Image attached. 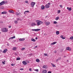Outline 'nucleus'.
Listing matches in <instances>:
<instances>
[{
	"label": "nucleus",
	"mask_w": 73,
	"mask_h": 73,
	"mask_svg": "<svg viewBox=\"0 0 73 73\" xmlns=\"http://www.w3.org/2000/svg\"><path fill=\"white\" fill-rule=\"evenodd\" d=\"M17 21H21V19L20 18H17Z\"/></svg>",
	"instance_id": "nucleus-26"
},
{
	"label": "nucleus",
	"mask_w": 73,
	"mask_h": 73,
	"mask_svg": "<svg viewBox=\"0 0 73 73\" xmlns=\"http://www.w3.org/2000/svg\"><path fill=\"white\" fill-rule=\"evenodd\" d=\"M36 4L35 2H32L31 3V5L32 7H33L35 6V5Z\"/></svg>",
	"instance_id": "nucleus-4"
},
{
	"label": "nucleus",
	"mask_w": 73,
	"mask_h": 73,
	"mask_svg": "<svg viewBox=\"0 0 73 73\" xmlns=\"http://www.w3.org/2000/svg\"><path fill=\"white\" fill-rule=\"evenodd\" d=\"M31 41H33V42H35L36 40H35V39H33V38H32Z\"/></svg>",
	"instance_id": "nucleus-16"
},
{
	"label": "nucleus",
	"mask_w": 73,
	"mask_h": 73,
	"mask_svg": "<svg viewBox=\"0 0 73 73\" xmlns=\"http://www.w3.org/2000/svg\"><path fill=\"white\" fill-rule=\"evenodd\" d=\"M25 40V39L24 38H20L19 39V40L20 41H24Z\"/></svg>",
	"instance_id": "nucleus-5"
},
{
	"label": "nucleus",
	"mask_w": 73,
	"mask_h": 73,
	"mask_svg": "<svg viewBox=\"0 0 73 73\" xmlns=\"http://www.w3.org/2000/svg\"><path fill=\"white\" fill-rule=\"evenodd\" d=\"M51 64L53 67H56V66L54 64L51 63Z\"/></svg>",
	"instance_id": "nucleus-25"
},
{
	"label": "nucleus",
	"mask_w": 73,
	"mask_h": 73,
	"mask_svg": "<svg viewBox=\"0 0 73 73\" xmlns=\"http://www.w3.org/2000/svg\"><path fill=\"white\" fill-rule=\"evenodd\" d=\"M2 63L4 65V64H5V63H4V62H2Z\"/></svg>",
	"instance_id": "nucleus-51"
},
{
	"label": "nucleus",
	"mask_w": 73,
	"mask_h": 73,
	"mask_svg": "<svg viewBox=\"0 0 73 73\" xmlns=\"http://www.w3.org/2000/svg\"><path fill=\"white\" fill-rule=\"evenodd\" d=\"M0 34H1V32H0Z\"/></svg>",
	"instance_id": "nucleus-61"
},
{
	"label": "nucleus",
	"mask_w": 73,
	"mask_h": 73,
	"mask_svg": "<svg viewBox=\"0 0 73 73\" xmlns=\"http://www.w3.org/2000/svg\"><path fill=\"white\" fill-rule=\"evenodd\" d=\"M5 2L4 1H3L2 2H1V3H0V5H3V4H4V3Z\"/></svg>",
	"instance_id": "nucleus-15"
},
{
	"label": "nucleus",
	"mask_w": 73,
	"mask_h": 73,
	"mask_svg": "<svg viewBox=\"0 0 73 73\" xmlns=\"http://www.w3.org/2000/svg\"><path fill=\"white\" fill-rule=\"evenodd\" d=\"M29 71H30L31 72L32 71V70H31V68H29Z\"/></svg>",
	"instance_id": "nucleus-43"
},
{
	"label": "nucleus",
	"mask_w": 73,
	"mask_h": 73,
	"mask_svg": "<svg viewBox=\"0 0 73 73\" xmlns=\"http://www.w3.org/2000/svg\"><path fill=\"white\" fill-rule=\"evenodd\" d=\"M9 28H11V25L9 26Z\"/></svg>",
	"instance_id": "nucleus-45"
},
{
	"label": "nucleus",
	"mask_w": 73,
	"mask_h": 73,
	"mask_svg": "<svg viewBox=\"0 0 73 73\" xmlns=\"http://www.w3.org/2000/svg\"><path fill=\"white\" fill-rule=\"evenodd\" d=\"M44 56H47V54H44Z\"/></svg>",
	"instance_id": "nucleus-38"
},
{
	"label": "nucleus",
	"mask_w": 73,
	"mask_h": 73,
	"mask_svg": "<svg viewBox=\"0 0 73 73\" xmlns=\"http://www.w3.org/2000/svg\"><path fill=\"white\" fill-rule=\"evenodd\" d=\"M7 45H8V44H7Z\"/></svg>",
	"instance_id": "nucleus-62"
},
{
	"label": "nucleus",
	"mask_w": 73,
	"mask_h": 73,
	"mask_svg": "<svg viewBox=\"0 0 73 73\" xmlns=\"http://www.w3.org/2000/svg\"><path fill=\"white\" fill-rule=\"evenodd\" d=\"M13 38H15V36H14L13 37H10L9 38V40H11L12 39H13Z\"/></svg>",
	"instance_id": "nucleus-12"
},
{
	"label": "nucleus",
	"mask_w": 73,
	"mask_h": 73,
	"mask_svg": "<svg viewBox=\"0 0 73 73\" xmlns=\"http://www.w3.org/2000/svg\"><path fill=\"white\" fill-rule=\"evenodd\" d=\"M54 52L55 53H56V51H54Z\"/></svg>",
	"instance_id": "nucleus-56"
},
{
	"label": "nucleus",
	"mask_w": 73,
	"mask_h": 73,
	"mask_svg": "<svg viewBox=\"0 0 73 73\" xmlns=\"http://www.w3.org/2000/svg\"><path fill=\"white\" fill-rule=\"evenodd\" d=\"M67 62H69V60H67Z\"/></svg>",
	"instance_id": "nucleus-57"
},
{
	"label": "nucleus",
	"mask_w": 73,
	"mask_h": 73,
	"mask_svg": "<svg viewBox=\"0 0 73 73\" xmlns=\"http://www.w3.org/2000/svg\"><path fill=\"white\" fill-rule=\"evenodd\" d=\"M35 71H36V72H38V69H36L35 70Z\"/></svg>",
	"instance_id": "nucleus-36"
},
{
	"label": "nucleus",
	"mask_w": 73,
	"mask_h": 73,
	"mask_svg": "<svg viewBox=\"0 0 73 73\" xmlns=\"http://www.w3.org/2000/svg\"><path fill=\"white\" fill-rule=\"evenodd\" d=\"M11 66H13L14 65V64H11Z\"/></svg>",
	"instance_id": "nucleus-49"
},
{
	"label": "nucleus",
	"mask_w": 73,
	"mask_h": 73,
	"mask_svg": "<svg viewBox=\"0 0 73 73\" xmlns=\"http://www.w3.org/2000/svg\"><path fill=\"white\" fill-rule=\"evenodd\" d=\"M1 13H2V14H7V11H3V12H2Z\"/></svg>",
	"instance_id": "nucleus-13"
},
{
	"label": "nucleus",
	"mask_w": 73,
	"mask_h": 73,
	"mask_svg": "<svg viewBox=\"0 0 73 73\" xmlns=\"http://www.w3.org/2000/svg\"><path fill=\"white\" fill-rule=\"evenodd\" d=\"M66 50H69V51H71V48H70L69 47H68L66 48Z\"/></svg>",
	"instance_id": "nucleus-7"
},
{
	"label": "nucleus",
	"mask_w": 73,
	"mask_h": 73,
	"mask_svg": "<svg viewBox=\"0 0 73 73\" xmlns=\"http://www.w3.org/2000/svg\"><path fill=\"white\" fill-rule=\"evenodd\" d=\"M36 22H37V24L38 26H39V25H40L41 24H43V22H42L40 21L36 20Z\"/></svg>",
	"instance_id": "nucleus-1"
},
{
	"label": "nucleus",
	"mask_w": 73,
	"mask_h": 73,
	"mask_svg": "<svg viewBox=\"0 0 73 73\" xmlns=\"http://www.w3.org/2000/svg\"><path fill=\"white\" fill-rule=\"evenodd\" d=\"M20 13H16V15H20Z\"/></svg>",
	"instance_id": "nucleus-32"
},
{
	"label": "nucleus",
	"mask_w": 73,
	"mask_h": 73,
	"mask_svg": "<svg viewBox=\"0 0 73 73\" xmlns=\"http://www.w3.org/2000/svg\"><path fill=\"white\" fill-rule=\"evenodd\" d=\"M42 68L43 69H46L48 68V66L44 65L43 66Z\"/></svg>",
	"instance_id": "nucleus-9"
},
{
	"label": "nucleus",
	"mask_w": 73,
	"mask_h": 73,
	"mask_svg": "<svg viewBox=\"0 0 73 73\" xmlns=\"http://www.w3.org/2000/svg\"><path fill=\"white\" fill-rule=\"evenodd\" d=\"M14 22L15 24H17V23H18L17 22V21H14Z\"/></svg>",
	"instance_id": "nucleus-37"
},
{
	"label": "nucleus",
	"mask_w": 73,
	"mask_h": 73,
	"mask_svg": "<svg viewBox=\"0 0 73 73\" xmlns=\"http://www.w3.org/2000/svg\"><path fill=\"white\" fill-rule=\"evenodd\" d=\"M50 7V5H49L48 4H46L45 5V8H49V7Z\"/></svg>",
	"instance_id": "nucleus-6"
},
{
	"label": "nucleus",
	"mask_w": 73,
	"mask_h": 73,
	"mask_svg": "<svg viewBox=\"0 0 73 73\" xmlns=\"http://www.w3.org/2000/svg\"><path fill=\"white\" fill-rule=\"evenodd\" d=\"M2 51H2V50H0V52H2Z\"/></svg>",
	"instance_id": "nucleus-53"
},
{
	"label": "nucleus",
	"mask_w": 73,
	"mask_h": 73,
	"mask_svg": "<svg viewBox=\"0 0 73 73\" xmlns=\"http://www.w3.org/2000/svg\"><path fill=\"white\" fill-rule=\"evenodd\" d=\"M25 48H23L21 49V50L23 51V50H25Z\"/></svg>",
	"instance_id": "nucleus-33"
},
{
	"label": "nucleus",
	"mask_w": 73,
	"mask_h": 73,
	"mask_svg": "<svg viewBox=\"0 0 73 73\" xmlns=\"http://www.w3.org/2000/svg\"><path fill=\"white\" fill-rule=\"evenodd\" d=\"M4 62H5V61H4Z\"/></svg>",
	"instance_id": "nucleus-60"
},
{
	"label": "nucleus",
	"mask_w": 73,
	"mask_h": 73,
	"mask_svg": "<svg viewBox=\"0 0 73 73\" xmlns=\"http://www.w3.org/2000/svg\"><path fill=\"white\" fill-rule=\"evenodd\" d=\"M25 3H28V1H26L25 2Z\"/></svg>",
	"instance_id": "nucleus-50"
},
{
	"label": "nucleus",
	"mask_w": 73,
	"mask_h": 73,
	"mask_svg": "<svg viewBox=\"0 0 73 73\" xmlns=\"http://www.w3.org/2000/svg\"><path fill=\"white\" fill-rule=\"evenodd\" d=\"M60 33V32L58 31H56V34L57 35H58Z\"/></svg>",
	"instance_id": "nucleus-23"
},
{
	"label": "nucleus",
	"mask_w": 73,
	"mask_h": 73,
	"mask_svg": "<svg viewBox=\"0 0 73 73\" xmlns=\"http://www.w3.org/2000/svg\"><path fill=\"white\" fill-rule=\"evenodd\" d=\"M40 31V29H36V32L37 31Z\"/></svg>",
	"instance_id": "nucleus-28"
},
{
	"label": "nucleus",
	"mask_w": 73,
	"mask_h": 73,
	"mask_svg": "<svg viewBox=\"0 0 73 73\" xmlns=\"http://www.w3.org/2000/svg\"><path fill=\"white\" fill-rule=\"evenodd\" d=\"M45 9V7L44 5H42L41 6V9Z\"/></svg>",
	"instance_id": "nucleus-14"
},
{
	"label": "nucleus",
	"mask_w": 73,
	"mask_h": 73,
	"mask_svg": "<svg viewBox=\"0 0 73 73\" xmlns=\"http://www.w3.org/2000/svg\"><path fill=\"white\" fill-rule=\"evenodd\" d=\"M21 59L20 58L18 57L17 58V60H20Z\"/></svg>",
	"instance_id": "nucleus-30"
},
{
	"label": "nucleus",
	"mask_w": 73,
	"mask_h": 73,
	"mask_svg": "<svg viewBox=\"0 0 73 73\" xmlns=\"http://www.w3.org/2000/svg\"><path fill=\"white\" fill-rule=\"evenodd\" d=\"M60 37L62 39H65V38L64 37H63V36L62 35H61L60 36Z\"/></svg>",
	"instance_id": "nucleus-20"
},
{
	"label": "nucleus",
	"mask_w": 73,
	"mask_h": 73,
	"mask_svg": "<svg viewBox=\"0 0 73 73\" xmlns=\"http://www.w3.org/2000/svg\"><path fill=\"white\" fill-rule=\"evenodd\" d=\"M17 49V48H16V47H13V50H16V49Z\"/></svg>",
	"instance_id": "nucleus-17"
},
{
	"label": "nucleus",
	"mask_w": 73,
	"mask_h": 73,
	"mask_svg": "<svg viewBox=\"0 0 73 73\" xmlns=\"http://www.w3.org/2000/svg\"><path fill=\"white\" fill-rule=\"evenodd\" d=\"M66 57V56H64V57Z\"/></svg>",
	"instance_id": "nucleus-59"
},
{
	"label": "nucleus",
	"mask_w": 73,
	"mask_h": 73,
	"mask_svg": "<svg viewBox=\"0 0 73 73\" xmlns=\"http://www.w3.org/2000/svg\"><path fill=\"white\" fill-rule=\"evenodd\" d=\"M37 48V46H35V47L33 49H36V48Z\"/></svg>",
	"instance_id": "nucleus-39"
},
{
	"label": "nucleus",
	"mask_w": 73,
	"mask_h": 73,
	"mask_svg": "<svg viewBox=\"0 0 73 73\" xmlns=\"http://www.w3.org/2000/svg\"><path fill=\"white\" fill-rule=\"evenodd\" d=\"M36 61L37 62H40V60H39V59H37L36 60Z\"/></svg>",
	"instance_id": "nucleus-24"
},
{
	"label": "nucleus",
	"mask_w": 73,
	"mask_h": 73,
	"mask_svg": "<svg viewBox=\"0 0 73 73\" xmlns=\"http://www.w3.org/2000/svg\"><path fill=\"white\" fill-rule=\"evenodd\" d=\"M7 51H8V50H7V49H5L3 51V53H5Z\"/></svg>",
	"instance_id": "nucleus-8"
},
{
	"label": "nucleus",
	"mask_w": 73,
	"mask_h": 73,
	"mask_svg": "<svg viewBox=\"0 0 73 73\" xmlns=\"http://www.w3.org/2000/svg\"><path fill=\"white\" fill-rule=\"evenodd\" d=\"M32 31H35L36 32V29H32Z\"/></svg>",
	"instance_id": "nucleus-40"
},
{
	"label": "nucleus",
	"mask_w": 73,
	"mask_h": 73,
	"mask_svg": "<svg viewBox=\"0 0 73 73\" xmlns=\"http://www.w3.org/2000/svg\"><path fill=\"white\" fill-rule=\"evenodd\" d=\"M68 11H72V8H71V7L69 8Z\"/></svg>",
	"instance_id": "nucleus-31"
},
{
	"label": "nucleus",
	"mask_w": 73,
	"mask_h": 73,
	"mask_svg": "<svg viewBox=\"0 0 73 73\" xmlns=\"http://www.w3.org/2000/svg\"><path fill=\"white\" fill-rule=\"evenodd\" d=\"M22 62L23 64V65H27V62L25 61H23Z\"/></svg>",
	"instance_id": "nucleus-10"
},
{
	"label": "nucleus",
	"mask_w": 73,
	"mask_h": 73,
	"mask_svg": "<svg viewBox=\"0 0 73 73\" xmlns=\"http://www.w3.org/2000/svg\"><path fill=\"white\" fill-rule=\"evenodd\" d=\"M59 19V17H56V18L55 19V20H58Z\"/></svg>",
	"instance_id": "nucleus-29"
},
{
	"label": "nucleus",
	"mask_w": 73,
	"mask_h": 73,
	"mask_svg": "<svg viewBox=\"0 0 73 73\" xmlns=\"http://www.w3.org/2000/svg\"><path fill=\"white\" fill-rule=\"evenodd\" d=\"M29 11H26L24 12V14H25V13H29Z\"/></svg>",
	"instance_id": "nucleus-18"
},
{
	"label": "nucleus",
	"mask_w": 73,
	"mask_h": 73,
	"mask_svg": "<svg viewBox=\"0 0 73 73\" xmlns=\"http://www.w3.org/2000/svg\"><path fill=\"white\" fill-rule=\"evenodd\" d=\"M4 8V7H1V9H3Z\"/></svg>",
	"instance_id": "nucleus-42"
},
{
	"label": "nucleus",
	"mask_w": 73,
	"mask_h": 73,
	"mask_svg": "<svg viewBox=\"0 0 73 73\" xmlns=\"http://www.w3.org/2000/svg\"><path fill=\"white\" fill-rule=\"evenodd\" d=\"M59 60H61V57H60L58 58Z\"/></svg>",
	"instance_id": "nucleus-55"
},
{
	"label": "nucleus",
	"mask_w": 73,
	"mask_h": 73,
	"mask_svg": "<svg viewBox=\"0 0 73 73\" xmlns=\"http://www.w3.org/2000/svg\"><path fill=\"white\" fill-rule=\"evenodd\" d=\"M2 32H8V29L5 28H3L1 29Z\"/></svg>",
	"instance_id": "nucleus-2"
},
{
	"label": "nucleus",
	"mask_w": 73,
	"mask_h": 73,
	"mask_svg": "<svg viewBox=\"0 0 73 73\" xmlns=\"http://www.w3.org/2000/svg\"><path fill=\"white\" fill-rule=\"evenodd\" d=\"M60 12H61V11L60 10H59L58 11V13H60Z\"/></svg>",
	"instance_id": "nucleus-34"
},
{
	"label": "nucleus",
	"mask_w": 73,
	"mask_h": 73,
	"mask_svg": "<svg viewBox=\"0 0 73 73\" xmlns=\"http://www.w3.org/2000/svg\"><path fill=\"white\" fill-rule=\"evenodd\" d=\"M56 43H57V42H53V43H52L51 44V45H54V44H56Z\"/></svg>",
	"instance_id": "nucleus-21"
},
{
	"label": "nucleus",
	"mask_w": 73,
	"mask_h": 73,
	"mask_svg": "<svg viewBox=\"0 0 73 73\" xmlns=\"http://www.w3.org/2000/svg\"><path fill=\"white\" fill-rule=\"evenodd\" d=\"M20 70H24V68H21L20 69Z\"/></svg>",
	"instance_id": "nucleus-44"
},
{
	"label": "nucleus",
	"mask_w": 73,
	"mask_h": 73,
	"mask_svg": "<svg viewBox=\"0 0 73 73\" xmlns=\"http://www.w3.org/2000/svg\"><path fill=\"white\" fill-rule=\"evenodd\" d=\"M70 40H73V36L70 37Z\"/></svg>",
	"instance_id": "nucleus-27"
},
{
	"label": "nucleus",
	"mask_w": 73,
	"mask_h": 73,
	"mask_svg": "<svg viewBox=\"0 0 73 73\" xmlns=\"http://www.w3.org/2000/svg\"><path fill=\"white\" fill-rule=\"evenodd\" d=\"M69 7H67V9H68V10H69Z\"/></svg>",
	"instance_id": "nucleus-52"
},
{
	"label": "nucleus",
	"mask_w": 73,
	"mask_h": 73,
	"mask_svg": "<svg viewBox=\"0 0 73 73\" xmlns=\"http://www.w3.org/2000/svg\"><path fill=\"white\" fill-rule=\"evenodd\" d=\"M15 54V55H17V53H16Z\"/></svg>",
	"instance_id": "nucleus-58"
},
{
	"label": "nucleus",
	"mask_w": 73,
	"mask_h": 73,
	"mask_svg": "<svg viewBox=\"0 0 73 73\" xmlns=\"http://www.w3.org/2000/svg\"><path fill=\"white\" fill-rule=\"evenodd\" d=\"M37 38H37V37H36L35 38V39H36V40H37Z\"/></svg>",
	"instance_id": "nucleus-54"
},
{
	"label": "nucleus",
	"mask_w": 73,
	"mask_h": 73,
	"mask_svg": "<svg viewBox=\"0 0 73 73\" xmlns=\"http://www.w3.org/2000/svg\"><path fill=\"white\" fill-rule=\"evenodd\" d=\"M44 23L47 26L48 25H49L50 24V22H46L45 21Z\"/></svg>",
	"instance_id": "nucleus-3"
},
{
	"label": "nucleus",
	"mask_w": 73,
	"mask_h": 73,
	"mask_svg": "<svg viewBox=\"0 0 73 73\" xmlns=\"http://www.w3.org/2000/svg\"><path fill=\"white\" fill-rule=\"evenodd\" d=\"M58 59H57L56 60V62H58Z\"/></svg>",
	"instance_id": "nucleus-47"
},
{
	"label": "nucleus",
	"mask_w": 73,
	"mask_h": 73,
	"mask_svg": "<svg viewBox=\"0 0 73 73\" xmlns=\"http://www.w3.org/2000/svg\"><path fill=\"white\" fill-rule=\"evenodd\" d=\"M42 73H47V70H44L42 71Z\"/></svg>",
	"instance_id": "nucleus-11"
},
{
	"label": "nucleus",
	"mask_w": 73,
	"mask_h": 73,
	"mask_svg": "<svg viewBox=\"0 0 73 73\" xmlns=\"http://www.w3.org/2000/svg\"><path fill=\"white\" fill-rule=\"evenodd\" d=\"M31 25L32 26H35V25H36L35 23H33Z\"/></svg>",
	"instance_id": "nucleus-19"
},
{
	"label": "nucleus",
	"mask_w": 73,
	"mask_h": 73,
	"mask_svg": "<svg viewBox=\"0 0 73 73\" xmlns=\"http://www.w3.org/2000/svg\"><path fill=\"white\" fill-rule=\"evenodd\" d=\"M60 8H62V5H60Z\"/></svg>",
	"instance_id": "nucleus-41"
},
{
	"label": "nucleus",
	"mask_w": 73,
	"mask_h": 73,
	"mask_svg": "<svg viewBox=\"0 0 73 73\" xmlns=\"http://www.w3.org/2000/svg\"><path fill=\"white\" fill-rule=\"evenodd\" d=\"M54 24H57V22L56 21H55L53 23Z\"/></svg>",
	"instance_id": "nucleus-35"
},
{
	"label": "nucleus",
	"mask_w": 73,
	"mask_h": 73,
	"mask_svg": "<svg viewBox=\"0 0 73 73\" xmlns=\"http://www.w3.org/2000/svg\"><path fill=\"white\" fill-rule=\"evenodd\" d=\"M9 12H10V13H14V11L13 10H9Z\"/></svg>",
	"instance_id": "nucleus-22"
},
{
	"label": "nucleus",
	"mask_w": 73,
	"mask_h": 73,
	"mask_svg": "<svg viewBox=\"0 0 73 73\" xmlns=\"http://www.w3.org/2000/svg\"><path fill=\"white\" fill-rule=\"evenodd\" d=\"M48 5H50V3H48Z\"/></svg>",
	"instance_id": "nucleus-46"
},
{
	"label": "nucleus",
	"mask_w": 73,
	"mask_h": 73,
	"mask_svg": "<svg viewBox=\"0 0 73 73\" xmlns=\"http://www.w3.org/2000/svg\"><path fill=\"white\" fill-rule=\"evenodd\" d=\"M9 73H10V72H9Z\"/></svg>",
	"instance_id": "nucleus-63"
},
{
	"label": "nucleus",
	"mask_w": 73,
	"mask_h": 73,
	"mask_svg": "<svg viewBox=\"0 0 73 73\" xmlns=\"http://www.w3.org/2000/svg\"><path fill=\"white\" fill-rule=\"evenodd\" d=\"M51 73V71H48V73Z\"/></svg>",
	"instance_id": "nucleus-48"
}]
</instances>
